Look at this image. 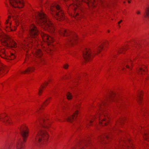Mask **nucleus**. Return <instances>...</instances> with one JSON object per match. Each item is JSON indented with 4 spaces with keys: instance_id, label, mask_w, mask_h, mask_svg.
I'll return each instance as SVG.
<instances>
[{
    "instance_id": "f257e3e1",
    "label": "nucleus",
    "mask_w": 149,
    "mask_h": 149,
    "mask_svg": "<svg viewBox=\"0 0 149 149\" xmlns=\"http://www.w3.org/2000/svg\"><path fill=\"white\" fill-rule=\"evenodd\" d=\"M97 3V0H73L70 4L66 5L68 10H72L74 11L71 15L76 19L80 20L83 17L82 8L84 4L87 5L89 8L91 9L95 7Z\"/></svg>"
},
{
    "instance_id": "f03ea898",
    "label": "nucleus",
    "mask_w": 149,
    "mask_h": 149,
    "mask_svg": "<svg viewBox=\"0 0 149 149\" xmlns=\"http://www.w3.org/2000/svg\"><path fill=\"white\" fill-rule=\"evenodd\" d=\"M106 101L99 102L95 108L97 111L95 115L92 116L90 120L87 122V125L91 126L92 122L97 118L98 116L99 118V123L100 125L102 126L107 125L109 123L110 120L109 115L107 111L104 109L106 106Z\"/></svg>"
},
{
    "instance_id": "7ed1b4c3",
    "label": "nucleus",
    "mask_w": 149,
    "mask_h": 149,
    "mask_svg": "<svg viewBox=\"0 0 149 149\" xmlns=\"http://www.w3.org/2000/svg\"><path fill=\"white\" fill-rule=\"evenodd\" d=\"M35 17L37 24L44 30L52 34L55 32V29L54 24L43 12H37L35 14Z\"/></svg>"
},
{
    "instance_id": "20e7f679",
    "label": "nucleus",
    "mask_w": 149,
    "mask_h": 149,
    "mask_svg": "<svg viewBox=\"0 0 149 149\" xmlns=\"http://www.w3.org/2000/svg\"><path fill=\"white\" fill-rule=\"evenodd\" d=\"M40 35L43 40L44 41L43 42H40L37 41L36 40L33 43V42H31V41H30V43H29L28 42H26L24 41L22 43L21 47L26 52H27L28 51L31 49V47L33 45L35 46L38 45L39 43H40V46H41L43 49H45V46L44 45V43L45 42H46L47 41V40L50 36L46 33L42 32L41 33Z\"/></svg>"
},
{
    "instance_id": "39448f33",
    "label": "nucleus",
    "mask_w": 149,
    "mask_h": 149,
    "mask_svg": "<svg viewBox=\"0 0 149 149\" xmlns=\"http://www.w3.org/2000/svg\"><path fill=\"white\" fill-rule=\"evenodd\" d=\"M50 13L58 21H63L65 19L63 11L57 4H52L50 8Z\"/></svg>"
},
{
    "instance_id": "423d86ee",
    "label": "nucleus",
    "mask_w": 149,
    "mask_h": 149,
    "mask_svg": "<svg viewBox=\"0 0 149 149\" xmlns=\"http://www.w3.org/2000/svg\"><path fill=\"white\" fill-rule=\"evenodd\" d=\"M59 34L63 36L68 37V43L70 45H73L76 43L78 39L77 35L74 32H71L69 30L61 29L59 31Z\"/></svg>"
},
{
    "instance_id": "0eeeda50",
    "label": "nucleus",
    "mask_w": 149,
    "mask_h": 149,
    "mask_svg": "<svg viewBox=\"0 0 149 149\" xmlns=\"http://www.w3.org/2000/svg\"><path fill=\"white\" fill-rule=\"evenodd\" d=\"M14 20L11 22V16L10 15L8 16V19L5 22L6 28L5 29L7 32H10L15 31L17 27L19 24V21L20 20L19 17H17L16 18L13 17Z\"/></svg>"
},
{
    "instance_id": "6e6552de",
    "label": "nucleus",
    "mask_w": 149,
    "mask_h": 149,
    "mask_svg": "<svg viewBox=\"0 0 149 149\" xmlns=\"http://www.w3.org/2000/svg\"><path fill=\"white\" fill-rule=\"evenodd\" d=\"M49 135L45 130L39 131L35 138V142L39 145H46L48 141Z\"/></svg>"
},
{
    "instance_id": "1a4fd4ad",
    "label": "nucleus",
    "mask_w": 149,
    "mask_h": 149,
    "mask_svg": "<svg viewBox=\"0 0 149 149\" xmlns=\"http://www.w3.org/2000/svg\"><path fill=\"white\" fill-rule=\"evenodd\" d=\"M0 40L2 44L6 46L16 48L17 46L16 43L10 36L6 35L0 29Z\"/></svg>"
},
{
    "instance_id": "9d476101",
    "label": "nucleus",
    "mask_w": 149,
    "mask_h": 149,
    "mask_svg": "<svg viewBox=\"0 0 149 149\" xmlns=\"http://www.w3.org/2000/svg\"><path fill=\"white\" fill-rule=\"evenodd\" d=\"M133 62L132 59H126L123 62L121 66V70L124 72L131 70L132 68Z\"/></svg>"
},
{
    "instance_id": "9b49d317",
    "label": "nucleus",
    "mask_w": 149,
    "mask_h": 149,
    "mask_svg": "<svg viewBox=\"0 0 149 149\" xmlns=\"http://www.w3.org/2000/svg\"><path fill=\"white\" fill-rule=\"evenodd\" d=\"M81 103H79L76 104L74 106V107L77 110L75 111L71 116L68 117L67 118L66 120L67 121L72 122L74 119L77 118L79 113L78 110L81 108Z\"/></svg>"
},
{
    "instance_id": "f8f14e48",
    "label": "nucleus",
    "mask_w": 149,
    "mask_h": 149,
    "mask_svg": "<svg viewBox=\"0 0 149 149\" xmlns=\"http://www.w3.org/2000/svg\"><path fill=\"white\" fill-rule=\"evenodd\" d=\"M133 144L130 141L128 140L127 142H121L119 146L116 147L115 149H134Z\"/></svg>"
},
{
    "instance_id": "ddd939ff",
    "label": "nucleus",
    "mask_w": 149,
    "mask_h": 149,
    "mask_svg": "<svg viewBox=\"0 0 149 149\" xmlns=\"http://www.w3.org/2000/svg\"><path fill=\"white\" fill-rule=\"evenodd\" d=\"M22 136L24 143L26 142L29 136V130L27 127L25 125H22L20 127Z\"/></svg>"
},
{
    "instance_id": "4468645a",
    "label": "nucleus",
    "mask_w": 149,
    "mask_h": 149,
    "mask_svg": "<svg viewBox=\"0 0 149 149\" xmlns=\"http://www.w3.org/2000/svg\"><path fill=\"white\" fill-rule=\"evenodd\" d=\"M0 119L6 125H10L13 124L12 120L5 113H2L0 115Z\"/></svg>"
},
{
    "instance_id": "2eb2a0df",
    "label": "nucleus",
    "mask_w": 149,
    "mask_h": 149,
    "mask_svg": "<svg viewBox=\"0 0 149 149\" xmlns=\"http://www.w3.org/2000/svg\"><path fill=\"white\" fill-rule=\"evenodd\" d=\"M5 52L4 49L0 46V56L1 57L8 60H13L15 58L14 54L10 53V55L7 56Z\"/></svg>"
},
{
    "instance_id": "dca6fc26",
    "label": "nucleus",
    "mask_w": 149,
    "mask_h": 149,
    "mask_svg": "<svg viewBox=\"0 0 149 149\" xmlns=\"http://www.w3.org/2000/svg\"><path fill=\"white\" fill-rule=\"evenodd\" d=\"M83 57L86 61H90L92 60L94 56L92 54L91 50L90 49L87 48L84 50L83 53Z\"/></svg>"
},
{
    "instance_id": "f3484780",
    "label": "nucleus",
    "mask_w": 149,
    "mask_h": 149,
    "mask_svg": "<svg viewBox=\"0 0 149 149\" xmlns=\"http://www.w3.org/2000/svg\"><path fill=\"white\" fill-rule=\"evenodd\" d=\"M10 5L15 8H22L24 5L23 0H9Z\"/></svg>"
},
{
    "instance_id": "a211bd4d",
    "label": "nucleus",
    "mask_w": 149,
    "mask_h": 149,
    "mask_svg": "<svg viewBox=\"0 0 149 149\" xmlns=\"http://www.w3.org/2000/svg\"><path fill=\"white\" fill-rule=\"evenodd\" d=\"M54 41V38L50 36L47 40L46 41L48 47L46 49H44V50L47 53H49L50 54H52V53L53 51H54V50L52 49L54 47V46L52 45V43Z\"/></svg>"
},
{
    "instance_id": "6ab92c4d",
    "label": "nucleus",
    "mask_w": 149,
    "mask_h": 149,
    "mask_svg": "<svg viewBox=\"0 0 149 149\" xmlns=\"http://www.w3.org/2000/svg\"><path fill=\"white\" fill-rule=\"evenodd\" d=\"M29 32L30 36L34 38H36L39 33L37 27L33 24L31 25L30 26Z\"/></svg>"
},
{
    "instance_id": "aec40b11",
    "label": "nucleus",
    "mask_w": 149,
    "mask_h": 149,
    "mask_svg": "<svg viewBox=\"0 0 149 149\" xmlns=\"http://www.w3.org/2000/svg\"><path fill=\"white\" fill-rule=\"evenodd\" d=\"M109 138L108 136L101 135L98 137L97 141L101 143H107L109 140Z\"/></svg>"
},
{
    "instance_id": "412c9836",
    "label": "nucleus",
    "mask_w": 149,
    "mask_h": 149,
    "mask_svg": "<svg viewBox=\"0 0 149 149\" xmlns=\"http://www.w3.org/2000/svg\"><path fill=\"white\" fill-rule=\"evenodd\" d=\"M147 71V66L145 65H143L139 67L137 70V72L139 75H143L146 74Z\"/></svg>"
},
{
    "instance_id": "4be33fe9",
    "label": "nucleus",
    "mask_w": 149,
    "mask_h": 149,
    "mask_svg": "<svg viewBox=\"0 0 149 149\" xmlns=\"http://www.w3.org/2000/svg\"><path fill=\"white\" fill-rule=\"evenodd\" d=\"M116 98V94L113 92L111 93L108 94L107 97V100L108 102L115 101Z\"/></svg>"
},
{
    "instance_id": "5701e85b",
    "label": "nucleus",
    "mask_w": 149,
    "mask_h": 149,
    "mask_svg": "<svg viewBox=\"0 0 149 149\" xmlns=\"http://www.w3.org/2000/svg\"><path fill=\"white\" fill-rule=\"evenodd\" d=\"M48 84L49 83L48 82L45 81L44 84L41 85L38 90V94L39 96L41 95L43 90L47 86Z\"/></svg>"
},
{
    "instance_id": "b1692460",
    "label": "nucleus",
    "mask_w": 149,
    "mask_h": 149,
    "mask_svg": "<svg viewBox=\"0 0 149 149\" xmlns=\"http://www.w3.org/2000/svg\"><path fill=\"white\" fill-rule=\"evenodd\" d=\"M108 42H106L105 43H103L99 45L96 48V50L94 51V53L95 54H98L101 52L105 44Z\"/></svg>"
},
{
    "instance_id": "393cba45",
    "label": "nucleus",
    "mask_w": 149,
    "mask_h": 149,
    "mask_svg": "<svg viewBox=\"0 0 149 149\" xmlns=\"http://www.w3.org/2000/svg\"><path fill=\"white\" fill-rule=\"evenodd\" d=\"M35 70V68L33 66L28 67L26 70L24 71H21L20 73L22 74H29L33 72Z\"/></svg>"
},
{
    "instance_id": "a878e982",
    "label": "nucleus",
    "mask_w": 149,
    "mask_h": 149,
    "mask_svg": "<svg viewBox=\"0 0 149 149\" xmlns=\"http://www.w3.org/2000/svg\"><path fill=\"white\" fill-rule=\"evenodd\" d=\"M52 98L51 97H49L46 99L45 101L44 102L43 104V105L42 106V107H40L39 109H37L36 111L38 112L39 110L44 109V107L47 106L49 104Z\"/></svg>"
},
{
    "instance_id": "bb28decb",
    "label": "nucleus",
    "mask_w": 149,
    "mask_h": 149,
    "mask_svg": "<svg viewBox=\"0 0 149 149\" xmlns=\"http://www.w3.org/2000/svg\"><path fill=\"white\" fill-rule=\"evenodd\" d=\"M42 122L43 124V126L47 128H48L52 123V122L48 119H44L42 120Z\"/></svg>"
},
{
    "instance_id": "cd10ccee",
    "label": "nucleus",
    "mask_w": 149,
    "mask_h": 149,
    "mask_svg": "<svg viewBox=\"0 0 149 149\" xmlns=\"http://www.w3.org/2000/svg\"><path fill=\"white\" fill-rule=\"evenodd\" d=\"M34 52H35V56L38 58L41 57L43 55L42 52L39 49L36 48L34 50Z\"/></svg>"
},
{
    "instance_id": "c85d7f7f",
    "label": "nucleus",
    "mask_w": 149,
    "mask_h": 149,
    "mask_svg": "<svg viewBox=\"0 0 149 149\" xmlns=\"http://www.w3.org/2000/svg\"><path fill=\"white\" fill-rule=\"evenodd\" d=\"M142 96L143 92H139L137 95L136 100L138 103L140 104H141L142 102Z\"/></svg>"
},
{
    "instance_id": "c756f323",
    "label": "nucleus",
    "mask_w": 149,
    "mask_h": 149,
    "mask_svg": "<svg viewBox=\"0 0 149 149\" xmlns=\"http://www.w3.org/2000/svg\"><path fill=\"white\" fill-rule=\"evenodd\" d=\"M24 145L22 141L20 139L18 140L16 144V149H24Z\"/></svg>"
},
{
    "instance_id": "7c9ffc66",
    "label": "nucleus",
    "mask_w": 149,
    "mask_h": 149,
    "mask_svg": "<svg viewBox=\"0 0 149 149\" xmlns=\"http://www.w3.org/2000/svg\"><path fill=\"white\" fill-rule=\"evenodd\" d=\"M113 3L111 1H101V6L104 7H109L111 6Z\"/></svg>"
},
{
    "instance_id": "2f4dec72",
    "label": "nucleus",
    "mask_w": 149,
    "mask_h": 149,
    "mask_svg": "<svg viewBox=\"0 0 149 149\" xmlns=\"http://www.w3.org/2000/svg\"><path fill=\"white\" fill-rule=\"evenodd\" d=\"M128 46L127 45H125L122 47L120 48L118 51V53L120 54L124 53L128 49Z\"/></svg>"
},
{
    "instance_id": "473e14b6",
    "label": "nucleus",
    "mask_w": 149,
    "mask_h": 149,
    "mask_svg": "<svg viewBox=\"0 0 149 149\" xmlns=\"http://www.w3.org/2000/svg\"><path fill=\"white\" fill-rule=\"evenodd\" d=\"M144 17L149 18V5L145 9Z\"/></svg>"
},
{
    "instance_id": "72a5a7b5",
    "label": "nucleus",
    "mask_w": 149,
    "mask_h": 149,
    "mask_svg": "<svg viewBox=\"0 0 149 149\" xmlns=\"http://www.w3.org/2000/svg\"><path fill=\"white\" fill-rule=\"evenodd\" d=\"M67 99L68 100H71L73 97V96L72 93L69 92H68L66 94Z\"/></svg>"
},
{
    "instance_id": "f704fd0d",
    "label": "nucleus",
    "mask_w": 149,
    "mask_h": 149,
    "mask_svg": "<svg viewBox=\"0 0 149 149\" xmlns=\"http://www.w3.org/2000/svg\"><path fill=\"white\" fill-rule=\"evenodd\" d=\"M143 138L145 140L149 141V132H145Z\"/></svg>"
},
{
    "instance_id": "c9c22d12",
    "label": "nucleus",
    "mask_w": 149,
    "mask_h": 149,
    "mask_svg": "<svg viewBox=\"0 0 149 149\" xmlns=\"http://www.w3.org/2000/svg\"><path fill=\"white\" fill-rule=\"evenodd\" d=\"M123 119L122 118H120L117 121L116 124L117 125L123 124Z\"/></svg>"
},
{
    "instance_id": "e433bc0d",
    "label": "nucleus",
    "mask_w": 149,
    "mask_h": 149,
    "mask_svg": "<svg viewBox=\"0 0 149 149\" xmlns=\"http://www.w3.org/2000/svg\"><path fill=\"white\" fill-rule=\"evenodd\" d=\"M4 68L3 67L2 64L0 63V74L3 72V70Z\"/></svg>"
},
{
    "instance_id": "4c0bfd02",
    "label": "nucleus",
    "mask_w": 149,
    "mask_h": 149,
    "mask_svg": "<svg viewBox=\"0 0 149 149\" xmlns=\"http://www.w3.org/2000/svg\"><path fill=\"white\" fill-rule=\"evenodd\" d=\"M69 65L68 64L65 63V64H64L63 65V68L64 69H68V68L69 67Z\"/></svg>"
},
{
    "instance_id": "58836bf2",
    "label": "nucleus",
    "mask_w": 149,
    "mask_h": 149,
    "mask_svg": "<svg viewBox=\"0 0 149 149\" xmlns=\"http://www.w3.org/2000/svg\"><path fill=\"white\" fill-rule=\"evenodd\" d=\"M136 13L137 15H140L141 13L140 11L139 10H137L136 11Z\"/></svg>"
},
{
    "instance_id": "ea45409f",
    "label": "nucleus",
    "mask_w": 149,
    "mask_h": 149,
    "mask_svg": "<svg viewBox=\"0 0 149 149\" xmlns=\"http://www.w3.org/2000/svg\"><path fill=\"white\" fill-rule=\"evenodd\" d=\"M8 14H10L11 15H12V13L10 11V10H8Z\"/></svg>"
},
{
    "instance_id": "a19ab883",
    "label": "nucleus",
    "mask_w": 149,
    "mask_h": 149,
    "mask_svg": "<svg viewBox=\"0 0 149 149\" xmlns=\"http://www.w3.org/2000/svg\"><path fill=\"white\" fill-rule=\"evenodd\" d=\"M28 58H27V57L26 56L24 62V63H25L27 61V60Z\"/></svg>"
},
{
    "instance_id": "79ce46f5",
    "label": "nucleus",
    "mask_w": 149,
    "mask_h": 149,
    "mask_svg": "<svg viewBox=\"0 0 149 149\" xmlns=\"http://www.w3.org/2000/svg\"><path fill=\"white\" fill-rule=\"evenodd\" d=\"M146 79L147 80H149V74L148 75Z\"/></svg>"
},
{
    "instance_id": "37998d69",
    "label": "nucleus",
    "mask_w": 149,
    "mask_h": 149,
    "mask_svg": "<svg viewBox=\"0 0 149 149\" xmlns=\"http://www.w3.org/2000/svg\"><path fill=\"white\" fill-rule=\"evenodd\" d=\"M122 21H123L122 20H120V21L118 22V24H120L122 22Z\"/></svg>"
},
{
    "instance_id": "c03bdc74",
    "label": "nucleus",
    "mask_w": 149,
    "mask_h": 149,
    "mask_svg": "<svg viewBox=\"0 0 149 149\" xmlns=\"http://www.w3.org/2000/svg\"><path fill=\"white\" fill-rule=\"evenodd\" d=\"M86 142H87L86 141H84L83 142L84 144H85L86 143Z\"/></svg>"
},
{
    "instance_id": "a18cd8bd",
    "label": "nucleus",
    "mask_w": 149,
    "mask_h": 149,
    "mask_svg": "<svg viewBox=\"0 0 149 149\" xmlns=\"http://www.w3.org/2000/svg\"><path fill=\"white\" fill-rule=\"evenodd\" d=\"M128 2L129 3H131V1L130 0H128Z\"/></svg>"
},
{
    "instance_id": "49530a36",
    "label": "nucleus",
    "mask_w": 149,
    "mask_h": 149,
    "mask_svg": "<svg viewBox=\"0 0 149 149\" xmlns=\"http://www.w3.org/2000/svg\"><path fill=\"white\" fill-rule=\"evenodd\" d=\"M107 31H108V33H109V32H110V31H109V30H108Z\"/></svg>"
},
{
    "instance_id": "de8ad7c7",
    "label": "nucleus",
    "mask_w": 149,
    "mask_h": 149,
    "mask_svg": "<svg viewBox=\"0 0 149 149\" xmlns=\"http://www.w3.org/2000/svg\"><path fill=\"white\" fill-rule=\"evenodd\" d=\"M118 26L119 27V28L120 27V25L119 24L118 25Z\"/></svg>"
},
{
    "instance_id": "09e8293b",
    "label": "nucleus",
    "mask_w": 149,
    "mask_h": 149,
    "mask_svg": "<svg viewBox=\"0 0 149 149\" xmlns=\"http://www.w3.org/2000/svg\"><path fill=\"white\" fill-rule=\"evenodd\" d=\"M51 81V80H50V79H49V82H50V81Z\"/></svg>"
},
{
    "instance_id": "8fccbe9b",
    "label": "nucleus",
    "mask_w": 149,
    "mask_h": 149,
    "mask_svg": "<svg viewBox=\"0 0 149 149\" xmlns=\"http://www.w3.org/2000/svg\"><path fill=\"white\" fill-rule=\"evenodd\" d=\"M19 34H20V33H21L20 32V31H19Z\"/></svg>"
}]
</instances>
